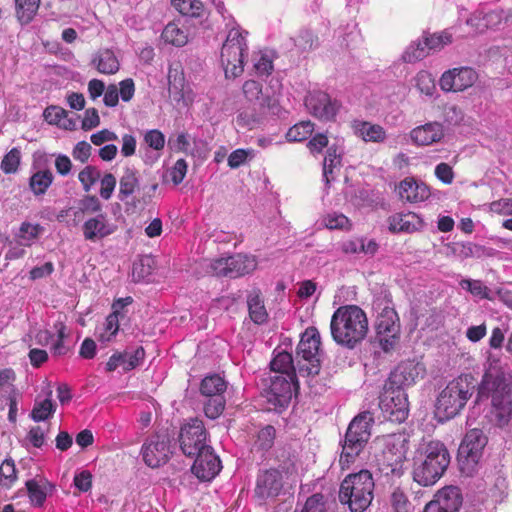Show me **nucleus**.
Returning a JSON list of instances; mask_svg holds the SVG:
<instances>
[{"label":"nucleus","mask_w":512,"mask_h":512,"mask_svg":"<svg viewBox=\"0 0 512 512\" xmlns=\"http://www.w3.org/2000/svg\"><path fill=\"white\" fill-rule=\"evenodd\" d=\"M248 308L249 315L253 322L256 324H262L267 319V312L263 301L259 295H250L248 297Z\"/></svg>","instance_id":"603ef678"},{"label":"nucleus","mask_w":512,"mask_h":512,"mask_svg":"<svg viewBox=\"0 0 512 512\" xmlns=\"http://www.w3.org/2000/svg\"><path fill=\"white\" fill-rule=\"evenodd\" d=\"M503 377L485 376L479 387L478 397L490 396L493 420L499 427L508 425L512 416V401Z\"/></svg>","instance_id":"20e7f679"},{"label":"nucleus","mask_w":512,"mask_h":512,"mask_svg":"<svg viewBox=\"0 0 512 512\" xmlns=\"http://www.w3.org/2000/svg\"><path fill=\"white\" fill-rule=\"evenodd\" d=\"M17 480V470L12 459H5L0 465V486L11 488Z\"/></svg>","instance_id":"864d4df0"},{"label":"nucleus","mask_w":512,"mask_h":512,"mask_svg":"<svg viewBox=\"0 0 512 512\" xmlns=\"http://www.w3.org/2000/svg\"><path fill=\"white\" fill-rule=\"evenodd\" d=\"M227 388L225 380L215 374L205 377L201 382V393L206 397H216L217 395H223Z\"/></svg>","instance_id":"a19ab883"},{"label":"nucleus","mask_w":512,"mask_h":512,"mask_svg":"<svg viewBox=\"0 0 512 512\" xmlns=\"http://www.w3.org/2000/svg\"><path fill=\"white\" fill-rule=\"evenodd\" d=\"M330 331L338 345L352 349L363 341L368 333L366 313L356 305L340 306L331 317Z\"/></svg>","instance_id":"f257e3e1"},{"label":"nucleus","mask_w":512,"mask_h":512,"mask_svg":"<svg viewBox=\"0 0 512 512\" xmlns=\"http://www.w3.org/2000/svg\"><path fill=\"white\" fill-rule=\"evenodd\" d=\"M42 227L38 224L22 223L18 234L16 235L17 241L20 246H31L34 241L39 237Z\"/></svg>","instance_id":"49530a36"},{"label":"nucleus","mask_w":512,"mask_h":512,"mask_svg":"<svg viewBox=\"0 0 512 512\" xmlns=\"http://www.w3.org/2000/svg\"><path fill=\"white\" fill-rule=\"evenodd\" d=\"M444 512H457L462 504L460 490L454 486L445 487L435 495Z\"/></svg>","instance_id":"c9c22d12"},{"label":"nucleus","mask_w":512,"mask_h":512,"mask_svg":"<svg viewBox=\"0 0 512 512\" xmlns=\"http://www.w3.org/2000/svg\"><path fill=\"white\" fill-rule=\"evenodd\" d=\"M169 91L177 101L188 105L194 101L195 94L186 82L183 70L179 64L171 65L168 71Z\"/></svg>","instance_id":"b1692460"},{"label":"nucleus","mask_w":512,"mask_h":512,"mask_svg":"<svg viewBox=\"0 0 512 512\" xmlns=\"http://www.w3.org/2000/svg\"><path fill=\"white\" fill-rule=\"evenodd\" d=\"M20 163L21 150L17 147H14L3 157L0 163V169L5 174H14L18 171Z\"/></svg>","instance_id":"5fc2aeb1"},{"label":"nucleus","mask_w":512,"mask_h":512,"mask_svg":"<svg viewBox=\"0 0 512 512\" xmlns=\"http://www.w3.org/2000/svg\"><path fill=\"white\" fill-rule=\"evenodd\" d=\"M284 471L279 469H266L258 473L254 494L260 501L273 500L283 491L285 484Z\"/></svg>","instance_id":"2eb2a0df"},{"label":"nucleus","mask_w":512,"mask_h":512,"mask_svg":"<svg viewBox=\"0 0 512 512\" xmlns=\"http://www.w3.org/2000/svg\"><path fill=\"white\" fill-rule=\"evenodd\" d=\"M452 42V33L444 30L425 35L422 40L412 43L403 53L405 62H416L425 58L430 52L438 51Z\"/></svg>","instance_id":"f8f14e48"},{"label":"nucleus","mask_w":512,"mask_h":512,"mask_svg":"<svg viewBox=\"0 0 512 512\" xmlns=\"http://www.w3.org/2000/svg\"><path fill=\"white\" fill-rule=\"evenodd\" d=\"M92 64L99 73L115 74L120 67L119 61L110 49L99 50L92 59Z\"/></svg>","instance_id":"f704fd0d"},{"label":"nucleus","mask_w":512,"mask_h":512,"mask_svg":"<svg viewBox=\"0 0 512 512\" xmlns=\"http://www.w3.org/2000/svg\"><path fill=\"white\" fill-rule=\"evenodd\" d=\"M389 230L394 233H412L423 228V219L413 212L397 213L388 219Z\"/></svg>","instance_id":"c756f323"},{"label":"nucleus","mask_w":512,"mask_h":512,"mask_svg":"<svg viewBox=\"0 0 512 512\" xmlns=\"http://www.w3.org/2000/svg\"><path fill=\"white\" fill-rule=\"evenodd\" d=\"M298 389L297 375H273L266 392L268 402L275 408L286 407Z\"/></svg>","instance_id":"dca6fc26"},{"label":"nucleus","mask_w":512,"mask_h":512,"mask_svg":"<svg viewBox=\"0 0 512 512\" xmlns=\"http://www.w3.org/2000/svg\"><path fill=\"white\" fill-rule=\"evenodd\" d=\"M459 286L468 291L473 297L478 299L492 300L491 290L481 281L474 279H462Z\"/></svg>","instance_id":"c03bdc74"},{"label":"nucleus","mask_w":512,"mask_h":512,"mask_svg":"<svg viewBox=\"0 0 512 512\" xmlns=\"http://www.w3.org/2000/svg\"><path fill=\"white\" fill-rule=\"evenodd\" d=\"M247 32L240 27H232L222 45L220 60L226 77H237L243 72L244 58L248 46Z\"/></svg>","instance_id":"0eeeda50"},{"label":"nucleus","mask_w":512,"mask_h":512,"mask_svg":"<svg viewBox=\"0 0 512 512\" xmlns=\"http://www.w3.org/2000/svg\"><path fill=\"white\" fill-rule=\"evenodd\" d=\"M477 80L478 74L473 68L458 67L445 71L439 85L445 92H459L470 88Z\"/></svg>","instance_id":"a211bd4d"},{"label":"nucleus","mask_w":512,"mask_h":512,"mask_svg":"<svg viewBox=\"0 0 512 512\" xmlns=\"http://www.w3.org/2000/svg\"><path fill=\"white\" fill-rule=\"evenodd\" d=\"M321 224L329 230H349L351 228L350 220L339 212L327 213L322 217Z\"/></svg>","instance_id":"09e8293b"},{"label":"nucleus","mask_w":512,"mask_h":512,"mask_svg":"<svg viewBox=\"0 0 512 512\" xmlns=\"http://www.w3.org/2000/svg\"><path fill=\"white\" fill-rule=\"evenodd\" d=\"M15 372L12 369H3L0 371V397L5 398L18 394L14 386Z\"/></svg>","instance_id":"6e6d98bb"},{"label":"nucleus","mask_w":512,"mask_h":512,"mask_svg":"<svg viewBox=\"0 0 512 512\" xmlns=\"http://www.w3.org/2000/svg\"><path fill=\"white\" fill-rule=\"evenodd\" d=\"M373 416L370 412H363L357 415L349 424L344 443L342 445V453L340 455V464L344 468L349 467L356 456L363 450L371 436V426Z\"/></svg>","instance_id":"423d86ee"},{"label":"nucleus","mask_w":512,"mask_h":512,"mask_svg":"<svg viewBox=\"0 0 512 512\" xmlns=\"http://www.w3.org/2000/svg\"><path fill=\"white\" fill-rule=\"evenodd\" d=\"M320 334L315 327H308L297 346L298 374L302 377L315 376L320 371Z\"/></svg>","instance_id":"1a4fd4ad"},{"label":"nucleus","mask_w":512,"mask_h":512,"mask_svg":"<svg viewBox=\"0 0 512 512\" xmlns=\"http://www.w3.org/2000/svg\"><path fill=\"white\" fill-rule=\"evenodd\" d=\"M66 116H68L67 111L57 106L48 107L44 111V117L47 122H49L50 124L58 125L63 128L69 127L64 122L66 120Z\"/></svg>","instance_id":"680f3d73"},{"label":"nucleus","mask_w":512,"mask_h":512,"mask_svg":"<svg viewBox=\"0 0 512 512\" xmlns=\"http://www.w3.org/2000/svg\"><path fill=\"white\" fill-rule=\"evenodd\" d=\"M305 105L314 117L326 121L333 119L339 109L338 102L323 91L310 92L305 98Z\"/></svg>","instance_id":"aec40b11"},{"label":"nucleus","mask_w":512,"mask_h":512,"mask_svg":"<svg viewBox=\"0 0 512 512\" xmlns=\"http://www.w3.org/2000/svg\"><path fill=\"white\" fill-rule=\"evenodd\" d=\"M117 229L108 215L98 213L94 217L88 218L82 226L83 237L87 241L96 242L112 235Z\"/></svg>","instance_id":"5701e85b"},{"label":"nucleus","mask_w":512,"mask_h":512,"mask_svg":"<svg viewBox=\"0 0 512 512\" xmlns=\"http://www.w3.org/2000/svg\"><path fill=\"white\" fill-rule=\"evenodd\" d=\"M139 186L137 172L127 168L120 179L119 198L125 200L131 196Z\"/></svg>","instance_id":"79ce46f5"},{"label":"nucleus","mask_w":512,"mask_h":512,"mask_svg":"<svg viewBox=\"0 0 512 512\" xmlns=\"http://www.w3.org/2000/svg\"><path fill=\"white\" fill-rule=\"evenodd\" d=\"M275 429L272 426H266L262 428L258 434L257 439L254 443V449L258 451H267L274 443Z\"/></svg>","instance_id":"13d9d810"},{"label":"nucleus","mask_w":512,"mask_h":512,"mask_svg":"<svg viewBox=\"0 0 512 512\" xmlns=\"http://www.w3.org/2000/svg\"><path fill=\"white\" fill-rule=\"evenodd\" d=\"M379 405L385 417L390 421L401 423L408 416V399L404 389L391 385L385 388Z\"/></svg>","instance_id":"ddd939ff"},{"label":"nucleus","mask_w":512,"mask_h":512,"mask_svg":"<svg viewBox=\"0 0 512 512\" xmlns=\"http://www.w3.org/2000/svg\"><path fill=\"white\" fill-rule=\"evenodd\" d=\"M274 375H296L292 355L288 352H279L270 363Z\"/></svg>","instance_id":"ea45409f"},{"label":"nucleus","mask_w":512,"mask_h":512,"mask_svg":"<svg viewBox=\"0 0 512 512\" xmlns=\"http://www.w3.org/2000/svg\"><path fill=\"white\" fill-rule=\"evenodd\" d=\"M225 407V399L223 395H217L216 397H208V400L204 404V412L208 418L216 419L221 415Z\"/></svg>","instance_id":"052dcab7"},{"label":"nucleus","mask_w":512,"mask_h":512,"mask_svg":"<svg viewBox=\"0 0 512 512\" xmlns=\"http://www.w3.org/2000/svg\"><path fill=\"white\" fill-rule=\"evenodd\" d=\"M314 124L311 121H301L292 126L286 133V138L291 142H300L311 136Z\"/></svg>","instance_id":"de8ad7c7"},{"label":"nucleus","mask_w":512,"mask_h":512,"mask_svg":"<svg viewBox=\"0 0 512 512\" xmlns=\"http://www.w3.org/2000/svg\"><path fill=\"white\" fill-rule=\"evenodd\" d=\"M179 442L182 452L188 457H194L206 448L207 432L202 420L195 418L184 424L180 431Z\"/></svg>","instance_id":"9b49d317"},{"label":"nucleus","mask_w":512,"mask_h":512,"mask_svg":"<svg viewBox=\"0 0 512 512\" xmlns=\"http://www.w3.org/2000/svg\"><path fill=\"white\" fill-rule=\"evenodd\" d=\"M409 136L416 146H430L441 142L445 136V129L441 123L433 121L413 128Z\"/></svg>","instance_id":"a878e982"},{"label":"nucleus","mask_w":512,"mask_h":512,"mask_svg":"<svg viewBox=\"0 0 512 512\" xmlns=\"http://www.w3.org/2000/svg\"><path fill=\"white\" fill-rule=\"evenodd\" d=\"M374 481L368 470L347 476L341 483L339 499L352 512H363L373 499Z\"/></svg>","instance_id":"7ed1b4c3"},{"label":"nucleus","mask_w":512,"mask_h":512,"mask_svg":"<svg viewBox=\"0 0 512 512\" xmlns=\"http://www.w3.org/2000/svg\"><path fill=\"white\" fill-rule=\"evenodd\" d=\"M487 445V437L480 429L469 430L458 450V462L463 474L471 476L478 466Z\"/></svg>","instance_id":"9d476101"},{"label":"nucleus","mask_w":512,"mask_h":512,"mask_svg":"<svg viewBox=\"0 0 512 512\" xmlns=\"http://www.w3.org/2000/svg\"><path fill=\"white\" fill-rule=\"evenodd\" d=\"M324 497L321 494H314L309 497L301 512H325Z\"/></svg>","instance_id":"774afa93"},{"label":"nucleus","mask_w":512,"mask_h":512,"mask_svg":"<svg viewBox=\"0 0 512 512\" xmlns=\"http://www.w3.org/2000/svg\"><path fill=\"white\" fill-rule=\"evenodd\" d=\"M52 181L53 174L50 170H39L30 177L29 185L35 195H42L50 187Z\"/></svg>","instance_id":"37998d69"},{"label":"nucleus","mask_w":512,"mask_h":512,"mask_svg":"<svg viewBox=\"0 0 512 512\" xmlns=\"http://www.w3.org/2000/svg\"><path fill=\"white\" fill-rule=\"evenodd\" d=\"M416 89L426 96H432L436 90L435 79L431 73L419 71L413 79Z\"/></svg>","instance_id":"3c124183"},{"label":"nucleus","mask_w":512,"mask_h":512,"mask_svg":"<svg viewBox=\"0 0 512 512\" xmlns=\"http://www.w3.org/2000/svg\"><path fill=\"white\" fill-rule=\"evenodd\" d=\"M145 143L154 150H162L165 146V136L164 134L157 130H149L144 135Z\"/></svg>","instance_id":"338daca9"},{"label":"nucleus","mask_w":512,"mask_h":512,"mask_svg":"<svg viewBox=\"0 0 512 512\" xmlns=\"http://www.w3.org/2000/svg\"><path fill=\"white\" fill-rule=\"evenodd\" d=\"M231 278H237L253 272L257 267L254 256L237 254L230 256Z\"/></svg>","instance_id":"e433bc0d"},{"label":"nucleus","mask_w":512,"mask_h":512,"mask_svg":"<svg viewBox=\"0 0 512 512\" xmlns=\"http://www.w3.org/2000/svg\"><path fill=\"white\" fill-rule=\"evenodd\" d=\"M161 37L165 43L177 47L186 45L189 39L187 30L175 22L168 23L165 26Z\"/></svg>","instance_id":"4c0bfd02"},{"label":"nucleus","mask_w":512,"mask_h":512,"mask_svg":"<svg viewBox=\"0 0 512 512\" xmlns=\"http://www.w3.org/2000/svg\"><path fill=\"white\" fill-rule=\"evenodd\" d=\"M205 262L207 268H209V273L212 275L231 278L230 256L206 260Z\"/></svg>","instance_id":"4d7b16f0"},{"label":"nucleus","mask_w":512,"mask_h":512,"mask_svg":"<svg viewBox=\"0 0 512 512\" xmlns=\"http://www.w3.org/2000/svg\"><path fill=\"white\" fill-rule=\"evenodd\" d=\"M270 86L273 90L272 94H270L268 90L263 91L258 81L247 80L244 82L242 90L248 102L258 104L260 109H267L272 113H276L279 106L277 92L281 84L277 79H271Z\"/></svg>","instance_id":"4468645a"},{"label":"nucleus","mask_w":512,"mask_h":512,"mask_svg":"<svg viewBox=\"0 0 512 512\" xmlns=\"http://www.w3.org/2000/svg\"><path fill=\"white\" fill-rule=\"evenodd\" d=\"M254 68L259 75L269 74L273 70L271 58L261 51L256 53L254 55Z\"/></svg>","instance_id":"69168bd1"},{"label":"nucleus","mask_w":512,"mask_h":512,"mask_svg":"<svg viewBox=\"0 0 512 512\" xmlns=\"http://www.w3.org/2000/svg\"><path fill=\"white\" fill-rule=\"evenodd\" d=\"M377 312L375 323L378 341L384 351L391 350L398 341L400 334L399 317L386 297L374 302Z\"/></svg>","instance_id":"6e6552de"},{"label":"nucleus","mask_w":512,"mask_h":512,"mask_svg":"<svg viewBox=\"0 0 512 512\" xmlns=\"http://www.w3.org/2000/svg\"><path fill=\"white\" fill-rule=\"evenodd\" d=\"M102 205L97 197L95 196H86L79 201L78 210L69 209L66 211L68 215L70 212H73L75 218H81L82 214L88 213H101Z\"/></svg>","instance_id":"8fccbe9b"},{"label":"nucleus","mask_w":512,"mask_h":512,"mask_svg":"<svg viewBox=\"0 0 512 512\" xmlns=\"http://www.w3.org/2000/svg\"><path fill=\"white\" fill-rule=\"evenodd\" d=\"M40 0H15L16 18L21 25L29 24L35 17Z\"/></svg>","instance_id":"58836bf2"},{"label":"nucleus","mask_w":512,"mask_h":512,"mask_svg":"<svg viewBox=\"0 0 512 512\" xmlns=\"http://www.w3.org/2000/svg\"><path fill=\"white\" fill-rule=\"evenodd\" d=\"M51 393L50 391L48 397L43 400H36L31 411V418L35 422L44 421L55 412V404L51 399Z\"/></svg>","instance_id":"a18cd8bd"},{"label":"nucleus","mask_w":512,"mask_h":512,"mask_svg":"<svg viewBox=\"0 0 512 512\" xmlns=\"http://www.w3.org/2000/svg\"><path fill=\"white\" fill-rule=\"evenodd\" d=\"M426 373L425 365L417 360L402 361L391 372L389 384L399 389L414 385L418 380L424 378Z\"/></svg>","instance_id":"f3484780"},{"label":"nucleus","mask_w":512,"mask_h":512,"mask_svg":"<svg viewBox=\"0 0 512 512\" xmlns=\"http://www.w3.org/2000/svg\"><path fill=\"white\" fill-rule=\"evenodd\" d=\"M132 303L131 297L116 300L112 305V312L106 317L105 321L96 329L98 341L102 343L111 342L119 331V318L121 310Z\"/></svg>","instance_id":"412c9836"},{"label":"nucleus","mask_w":512,"mask_h":512,"mask_svg":"<svg viewBox=\"0 0 512 512\" xmlns=\"http://www.w3.org/2000/svg\"><path fill=\"white\" fill-rule=\"evenodd\" d=\"M450 463L445 445L439 441L424 443L414 458L413 479L422 486L434 485Z\"/></svg>","instance_id":"f03ea898"},{"label":"nucleus","mask_w":512,"mask_h":512,"mask_svg":"<svg viewBox=\"0 0 512 512\" xmlns=\"http://www.w3.org/2000/svg\"><path fill=\"white\" fill-rule=\"evenodd\" d=\"M355 134L365 142L380 143L386 139L384 128L378 124L356 120L352 124Z\"/></svg>","instance_id":"2f4dec72"},{"label":"nucleus","mask_w":512,"mask_h":512,"mask_svg":"<svg viewBox=\"0 0 512 512\" xmlns=\"http://www.w3.org/2000/svg\"><path fill=\"white\" fill-rule=\"evenodd\" d=\"M341 250L346 254H364L373 256L378 250V244L373 239L353 238L341 243Z\"/></svg>","instance_id":"72a5a7b5"},{"label":"nucleus","mask_w":512,"mask_h":512,"mask_svg":"<svg viewBox=\"0 0 512 512\" xmlns=\"http://www.w3.org/2000/svg\"><path fill=\"white\" fill-rule=\"evenodd\" d=\"M390 501L394 512H410L411 510V503L405 493L399 488L392 492Z\"/></svg>","instance_id":"0e129e2a"},{"label":"nucleus","mask_w":512,"mask_h":512,"mask_svg":"<svg viewBox=\"0 0 512 512\" xmlns=\"http://www.w3.org/2000/svg\"><path fill=\"white\" fill-rule=\"evenodd\" d=\"M400 198L409 203H418L427 200L430 195L429 187L422 181L407 177L398 185Z\"/></svg>","instance_id":"c85d7f7f"},{"label":"nucleus","mask_w":512,"mask_h":512,"mask_svg":"<svg viewBox=\"0 0 512 512\" xmlns=\"http://www.w3.org/2000/svg\"><path fill=\"white\" fill-rule=\"evenodd\" d=\"M474 392V386L468 376H460L450 381L439 393L436 411L446 419H450L465 407Z\"/></svg>","instance_id":"39448f33"},{"label":"nucleus","mask_w":512,"mask_h":512,"mask_svg":"<svg viewBox=\"0 0 512 512\" xmlns=\"http://www.w3.org/2000/svg\"><path fill=\"white\" fill-rule=\"evenodd\" d=\"M383 457L388 465H398L405 458L407 453V440L404 434L395 433L382 438Z\"/></svg>","instance_id":"393cba45"},{"label":"nucleus","mask_w":512,"mask_h":512,"mask_svg":"<svg viewBox=\"0 0 512 512\" xmlns=\"http://www.w3.org/2000/svg\"><path fill=\"white\" fill-rule=\"evenodd\" d=\"M343 148L341 145L333 144L329 146L323 162V178L326 186L335 180L341 164Z\"/></svg>","instance_id":"7c9ffc66"},{"label":"nucleus","mask_w":512,"mask_h":512,"mask_svg":"<svg viewBox=\"0 0 512 512\" xmlns=\"http://www.w3.org/2000/svg\"><path fill=\"white\" fill-rule=\"evenodd\" d=\"M502 22V14L496 10H483L475 11L469 18L466 19V25L470 28L467 34L474 35L482 33L486 29L495 28Z\"/></svg>","instance_id":"cd10ccee"},{"label":"nucleus","mask_w":512,"mask_h":512,"mask_svg":"<svg viewBox=\"0 0 512 512\" xmlns=\"http://www.w3.org/2000/svg\"><path fill=\"white\" fill-rule=\"evenodd\" d=\"M99 177V170L93 166H86L83 170L80 171L78 175V179L81 182L84 191L86 192L90 191V189L99 179Z\"/></svg>","instance_id":"e2e57ef3"},{"label":"nucleus","mask_w":512,"mask_h":512,"mask_svg":"<svg viewBox=\"0 0 512 512\" xmlns=\"http://www.w3.org/2000/svg\"><path fill=\"white\" fill-rule=\"evenodd\" d=\"M144 357L145 351L143 347H138L133 352H115L107 361L105 370L113 372L118 368H122L124 372H128L141 365Z\"/></svg>","instance_id":"bb28decb"},{"label":"nucleus","mask_w":512,"mask_h":512,"mask_svg":"<svg viewBox=\"0 0 512 512\" xmlns=\"http://www.w3.org/2000/svg\"><path fill=\"white\" fill-rule=\"evenodd\" d=\"M141 455L144 463L157 468L165 464L169 455V441L165 435H153L142 445Z\"/></svg>","instance_id":"6ab92c4d"},{"label":"nucleus","mask_w":512,"mask_h":512,"mask_svg":"<svg viewBox=\"0 0 512 512\" xmlns=\"http://www.w3.org/2000/svg\"><path fill=\"white\" fill-rule=\"evenodd\" d=\"M26 488L30 503L35 507H41L47 496L53 492L54 485L48 481L31 479L26 482Z\"/></svg>","instance_id":"473e14b6"},{"label":"nucleus","mask_w":512,"mask_h":512,"mask_svg":"<svg viewBox=\"0 0 512 512\" xmlns=\"http://www.w3.org/2000/svg\"><path fill=\"white\" fill-rule=\"evenodd\" d=\"M171 3L183 15L199 16L202 10L199 0H171Z\"/></svg>","instance_id":"bf43d9fd"},{"label":"nucleus","mask_w":512,"mask_h":512,"mask_svg":"<svg viewBox=\"0 0 512 512\" xmlns=\"http://www.w3.org/2000/svg\"><path fill=\"white\" fill-rule=\"evenodd\" d=\"M195 462L191 468L192 473L202 481H210L220 472L221 461L214 454L212 447L202 450L195 455Z\"/></svg>","instance_id":"4be33fe9"}]
</instances>
